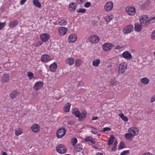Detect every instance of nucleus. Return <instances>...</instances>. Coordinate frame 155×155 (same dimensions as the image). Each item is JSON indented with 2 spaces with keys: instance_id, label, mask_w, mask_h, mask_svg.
I'll return each instance as SVG.
<instances>
[{
  "instance_id": "7",
  "label": "nucleus",
  "mask_w": 155,
  "mask_h": 155,
  "mask_svg": "<svg viewBox=\"0 0 155 155\" xmlns=\"http://www.w3.org/2000/svg\"><path fill=\"white\" fill-rule=\"evenodd\" d=\"M43 85V82L41 81H37L35 83L33 88L35 91H38L42 88Z\"/></svg>"
},
{
  "instance_id": "42",
  "label": "nucleus",
  "mask_w": 155,
  "mask_h": 155,
  "mask_svg": "<svg viewBox=\"0 0 155 155\" xmlns=\"http://www.w3.org/2000/svg\"><path fill=\"white\" fill-rule=\"evenodd\" d=\"M77 142V140L76 138L74 137L71 140V144L73 146H75L76 143Z\"/></svg>"
},
{
  "instance_id": "58",
  "label": "nucleus",
  "mask_w": 155,
  "mask_h": 155,
  "mask_svg": "<svg viewBox=\"0 0 155 155\" xmlns=\"http://www.w3.org/2000/svg\"><path fill=\"white\" fill-rule=\"evenodd\" d=\"M27 0H21L20 3L21 5L24 4Z\"/></svg>"
},
{
  "instance_id": "23",
  "label": "nucleus",
  "mask_w": 155,
  "mask_h": 155,
  "mask_svg": "<svg viewBox=\"0 0 155 155\" xmlns=\"http://www.w3.org/2000/svg\"><path fill=\"white\" fill-rule=\"evenodd\" d=\"M71 105V104L69 102L66 104L64 107V111L67 112H69L70 110Z\"/></svg>"
},
{
  "instance_id": "39",
  "label": "nucleus",
  "mask_w": 155,
  "mask_h": 155,
  "mask_svg": "<svg viewBox=\"0 0 155 155\" xmlns=\"http://www.w3.org/2000/svg\"><path fill=\"white\" fill-rule=\"evenodd\" d=\"M87 115V112L85 111L83 112L82 114H81V116L79 118H78L79 120H81L82 119L85 118Z\"/></svg>"
},
{
  "instance_id": "36",
  "label": "nucleus",
  "mask_w": 155,
  "mask_h": 155,
  "mask_svg": "<svg viewBox=\"0 0 155 155\" xmlns=\"http://www.w3.org/2000/svg\"><path fill=\"white\" fill-rule=\"evenodd\" d=\"M90 127L92 129L91 132L92 133L94 134H97L98 132L97 129L96 128L92 126H90Z\"/></svg>"
},
{
  "instance_id": "63",
  "label": "nucleus",
  "mask_w": 155,
  "mask_h": 155,
  "mask_svg": "<svg viewBox=\"0 0 155 155\" xmlns=\"http://www.w3.org/2000/svg\"><path fill=\"white\" fill-rule=\"evenodd\" d=\"M96 155H103V154L101 153H97Z\"/></svg>"
},
{
  "instance_id": "16",
  "label": "nucleus",
  "mask_w": 155,
  "mask_h": 155,
  "mask_svg": "<svg viewBox=\"0 0 155 155\" xmlns=\"http://www.w3.org/2000/svg\"><path fill=\"white\" fill-rule=\"evenodd\" d=\"M77 39V36L74 34H72L70 35L68 38V41L70 42H75Z\"/></svg>"
},
{
  "instance_id": "51",
  "label": "nucleus",
  "mask_w": 155,
  "mask_h": 155,
  "mask_svg": "<svg viewBox=\"0 0 155 155\" xmlns=\"http://www.w3.org/2000/svg\"><path fill=\"white\" fill-rule=\"evenodd\" d=\"M151 2V1L150 0H148L146 1L145 3L144 4L145 5L147 6V7H148L150 4Z\"/></svg>"
},
{
  "instance_id": "4",
  "label": "nucleus",
  "mask_w": 155,
  "mask_h": 155,
  "mask_svg": "<svg viewBox=\"0 0 155 155\" xmlns=\"http://www.w3.org/2000/svg\"><path fill=\"white\" fill-rule=\"evenodd\" d=\"M56 150L57 152L60 154H64L66 152V147L63 144L58 145L56 147Z\"/></svg>"
},
{
  "instance_id": "49",
  "label": "nucleus",
  "mask_w": 155,
  "mask_h": 155,
  "mask_svg": "<svg viewBox=\"0 0 155 155\" xmlns=\"http://www.w3.org/2000/svg\"><path fill=\"white\" fill-rule=\"evenodd\" d=\"M5 22H0V30H2L5 26Z\"/></svg>"
},
{
  "instance_id": "55",
  "label": "nucleus",
  "mask_w": 155,
  "mask_h": 155,
  "mask_svg": "<svg viewBox=\"0 0 155 155\" xmlns=\"http://www.w3.org/2000/svg\"><path fill=\"white\" fill-rule=\"evenodd\" d=\"M84 84L82 81H80L77 84L78 86H83Z\"/></svg>"
},
{
  "instance_id": "60",
  "label": "nucleus",
  "mask_w": 155,
  "mask_h": 155,
  "mask_svg": "<svg viewBox=\"0 0 155 155\" xmlns=\"http://www.w3.org/2000/svg\"><path fill=\"white\" fill-rule=\"evenodd\" d=\"M142 155H152V154L150 153L149 152H146L144 154Z\"/></svg>"
},
{
  "instance_id": "18",
  "label": "nucleus",
  "mask_w": 155,
  "mask_h": 155,
  "mask_svg": "<svg viewBox=\"0 0 155 155\" xmlns=\"http://www.w3.org/2000/svg\"><path fill=\"white\" fill-rule=\"evenodd\" d=\"M72 114H74L76 117L79 118L81 116V113L78 110V108H75L73 109L72 111Z\"/></svg>"
},
{
  "instance_id": "6",
  "label": "nucleus",
  "mask_w": 155,
  "mask_h": 155,
  "mask_svg": "<svg viewBox=\"0 0 155 155\" xmlns=\"http://www.w3.org/2000/svg\"><path fill=\"white\" fill-rule=\"evenodd\" d=\"M66 132V130L64 128H61L57 132V137L58 138H61L65 135Z\"/></svg>"
},
{
  "instance_id": "44",
  "label": "nucleus",
  "mask_w": 155,
  "mask_h": 155,
  "mask_svg": "<svg viewBox=\"0 0 155 155\" xmlns=\"http://www.w3.org/2000/svg\"><path fill=\"white\" fill-rule=\"evenodd\" d=\"M27 75L30 79H32L34 78V75L33 73L30 71H28L27 73Z\"/></svg>"
},
{
  "instance_id": "37",
  "label": "nucleus",
  "mask_w": 155,
  "mask_h": 155,
  "mask_svg": "<svg viewBox=\"0 0 155 155\" xmlns=\"http://www.w3.org/2000/svg\"><path fill=\"white\" fill-rule=\"evenodd\" d=\"M155 22V17L148 19V25L149 23H153Z\"/></svg>"
},
{
  "instance_id": "15",
  "label": "nucleus",
  "mask_w": 155,
  "mask_h": 155,
  "mask_svg": "<svg viewBox=\"0 0 155 155\" xmlns=\"http://www.w3.org/2000/svg\"><path fill=\"white\" fill-rule=\"evenodd\" d=\"M51 60L50 57L47 54L43 55L41 57V61L44 62H47Z\"/></svg>"
},
{
  "instance_id": "59",
  "label": "nucleus",
  "mask_w": 155,
  "mask_h": 155,
  "mask_svg": "<svg viewBox=\"0 0 155 155\" xmlns=\"http://www.w3.org/2000/svg\"><path fill=\"white\" fill-rule=\"evenodd\" d=\"M77 2L78 4H81L83 2V0H77Z\"/></svg>"
},
{
  "instance_id": "27",
  "label": "nucleus",
  "mask_w": 155,
  "mask_h": 155,
  "mask_svg": "<svg viewBox=\"0 0 155 155\" xmlns=\"http://www.w3.org/2000/svg\"><path fill=\"white\" fill-rule=\"evenodd\" d=\"M100 62L101 61L100 59H96L93 61L92 64L94 67H97L98 66L100 63Z\"/></svg>"
},
{
  "instance_id": "64",
  "label": "nucleus",
  "mask_w": 155,
  "mask_h": 155,
  "mask_svg": "<svg viewBox=\"0 0 155 155\" xmlns=\"http://www.w3.org/2000/svg\"><path fill=\"white\" fill-rule=\"evenodd\" d=\"M2 155H7V154L6 152H4L2 153Z\"/></svg>"
},
{
  "instance_id": "48",
  "label": "nucleus",
  "mask_w": 155,
  "mask_h": 155,
  "mask_svg": "<svg viewBox=\"0 0 155 155\" xmlns=\"http://www.w3.org/2000/svg\"><path fill=\"white\" fill-rule=\"evenodd\" d=\"M129 150H124L121 153L120 155H127V154L129 153Z\"/></svg>"
},
{
  "instance_id": "8",
  "label": "nucleus",
  "mask_w": 155,
  "mask_h": 155,
  "mask_svg": "<svg viewBox=\"0 0 155 155\" xmlns=\"http://www.w3.org/2000/svg\"><path fill=\"white\" fill-rule=\"evenodd\" d=\"M148 16L144 15L141 16L140 18V21L142 26H144L148 25Z\"/></svg>"
},
{
  "instance_id": "61",
  "label": "nucleus",
  "mask_w": 155,
  "mask_h": 155,
  "mask_svg": "<svg viewBox=\"0 0 155 155\" xmlns=\"http://www.w3.org/2000/svg\"><path fill=\"white\" fill-rule=\"evenodd\" d=\"M98 119V117H94L92 119L93 120H97Z\"/></svg>"
},
{
  "instance_id": "53",
  "label": "nucleus",
  "mask_w": 155,
  "mask_h": 155,
  "mask_svg": "<svg viewBox=\"0 0 155 155\" xmlns=\"http://www.w3.org/2000/svg\"><path fill=\"white\" fill-rule=\"evenodd\" d=\"M151 38L153 40L155 39V30L152 32L151 35Z\"/></svg>"
},
{
  "instance_id": "52",
  "label": "nucleus",
  "mask_w": 155,
  "mask_h": 155,
  "mask_svg": "<svg viewBox=\"0 0 155 155\" xmlns=\"http://www.w3.org/2000/svg\"><path fill=\"white\" fill-rule=\"evenodd\" d=\"M91 3L90 2H86L84 5V6L86 8H88L90 6Z\"/></svg>"
},
{
  "instance_id": "57",
  "label": "nucleus",
  "mask_w": 155,
  "mask_h": 155,
  "mask_svg": "<svg viewBox=\"0 0 155 155\" xmlns=\"http://www.w3.org/2000/svg\"><path fill=\"white\" fill-rule=\"evenodd\" d=\"M155 101V95H153L152 96L151 99V101L153 102Z\"/></svg>"
},
{
  "instance_id": "13",
  "label": "nucleus",
  "mask_w": 155,
  "mask_h": 155,
  "mask_svg": "<svg viewBox=\"0 0 155 155\" xmlns=\"http://www.w3.org/2000/svg\"><path fill=\"white\" fill-rule=\"evenodd\" d=\"M122 56L127 60H130L132 58L131 54L128 51H126L123 52L122 54Z\"/></svg>"
},
{
  "instance_id": "25",
  "label": "nucleus",
  "mask_w": 155,
  "mask_h": 155,
  "mask_svg": "<svg viewBox=\"0 0 155 155\" xmlns=\"http://www.w3.org/2000/svg\"><path fill=\"white\" fill-rule=\"evenodd\" d=\"M134 28L136 31L139 32L142 30L141 26L138 23H135L134 24Z\"/></svg>"
},
{
  "instance_id": "22",
  "label": "nucleus",
  "mask_w": 155,
  "mask_h": 155,
  "mask_svg": "<svg viewBox=\"0 0 155 155\" xmlns=\"http://www.w3.org/2000/svg\"><path fill=\"white\" fill-rule=\"evenodd\" d=\"M124 137L126 140H131L134 136L131 133L128 132V133L124 134Z\"/></svg>"
},
{
  "instance_id": "32",
  "label": "nucleus",
  "mask_w": 155,
  "mask_h": 155,
  "mask_svg": "<svg viewBox=\"0 0 155 155\" xmlns=\"http://www.w3.org/2000/svg\"><path fill=\"white\" fill-rule=\"evenodd\" d=\"M2 81L4 83L7 82L9 81L8 75L7 74H5L2 77Z\"/></svg>"
},
{
  "instance_id": "14",
  "label": "nucleus",
  "mask_w": 155,
  "mask_h": 155,
  "mask_svg": "<svg viewBox=\"0 0 155 155\" xmlns=\"http://www.w3.org/2000/svg\"><path fill=\"white\" fill-rule=\"evenodd\" d=\"M127 12L129 15H133L135 13V9L134 7H129L126 9Z\"/></svg>"
},
{
  "instance_id": "10",
  "label": "nucleus",
  "mask_w": 155,
  "mask_h": 155,
  "mask_svg": "<svg viewBox=\"0 0 155 155\" xmlns=\"http://www.w3.org/2000/svg\"><path fill=\"white\" fill-rule=\"evenodd\" d=\"M68 31L67 28L61 27L59 28L58 30V34L60 36H63L65 35Z\"/></svg>"
},
{
  "instance_id": "17",
  "label": "nucleus",
  "mask_w": 155,
  "mask_h": 155,
  "mask_svg": "<svg viewBox=\"0 0 155 155\" xmlns=\"http://www.w3.org/2000/svg\"><path fill=\"white\" fill-rule=\"evenodd\" d=\"M18 21L15 20L13 21H10L8 24V26L11 28H13L18 25Z\"/></svg>"
},
{
  "instance_id": "54",
  "label": "nucleus",
  "mask_w": 155,
  "mask_h": 155,
  "mask_svg": "<svg viewBox=\"0 0 155 155\" xmlns=\"http://www.w3.org/2000/svg\"><path fill=\"white\" fill-rule=\"evenodd\" d=\"M147 7V6L145 5L144 4V3L141 5L140 6L141 9L142 10H144Z\"/></svg>"
},
{
  "instance_id": "29",
  "label": "nucleus",
  "mask_w": 155,
  "mask_h": 155,
  "mask_svg": "<svg viewBox=\"0 0 155 155\" xmlns=\"http://www.w3.org/2000/svg\"><path fill=\"white\" fill-rule=\"evenodd\" d=\"M74 59L73 58H69L66 61V63L69 65H72L74 63Z\"/></svg>"
},
{
  "instance_id": "12",
  "label": "nucleus",
  "mask_w": 155,
  "mask_h": 155,
  "mask_svg": "<svg viewBox=\"0 0 155 155\" xmlns=\"http://www.w3.org/2000/svg\"><path fill=\"white\" fill-rule=\"evenodd\" d=\"M50 37L49 35L46 33H43L40 35V39L42 42H45L48 41Z\"/></svg>"
},
{
  "instance_id": "11",
  "label": "nucleus",
  "mask_w": 155,
  "mask_h": 155,
  "mask_svg": "<svg viewBox=\"0 0 155 155\" xmlns=\"http://www.w3.org/2000/svg\"><path fill=\"white\" fill-rule=\"evenodd\" d=\"M128 131V132L131 133L134 137L137 135L139 132V130L137 128L134 127L129 128Z\"/></svg>"
},
{
  "instance_id": "19",
  "label": "nucleus",
  "mask_w": 155,
  "mask_h": 155,
  "mask_svg": "<svg viewBox=\"0 0 155 155\" xmlns=\"http://www.w3.org/2000/svg\"><path fill=\"white\" fill-rule=\"evenodd\" d=\"M31 128L33 132L37 133L39 130L40 126L38 124H34L32 125Z\"/></svg>"
},
{
  "instance_id": "62",
  "label": "nucleus",
  "mask_w": 155,
  "mask_h": 155,
  "mask_svg": "<svg viewBox=\"0 0 155 155\" xmlns=\"http://www.w3.org/2000/svg\"><path fill=\"white\" fill-rule=\"evenodd\" d=\"M116 147L115 146L112 148V149H111L112 150V151H115V150H116Z\"/></svg>"
},
{
  "instance_id": "26",
  "label": "nucleus",
  "mask_w": 155,
  "mask_h": 155,
  "mask_svg": "<svg viewBox=\"0 0 155 155\" xmlns=\"http://www.w3.org/2000/svg\"><path fill=\"white\" fill-rule=\"evenodd\" d=\"M18 91L16 90L12 91L10 94V96L12 99H13L18 94Z\"/></svg>"
},
{
  "instance_id": "45",
  "label": "nucleus",
  "mask_w": 155,
  "mask_h": 155,
  "mask_svg": "<svg viewBox=\"0 0 155 155\" xmlns=\"http://www.w3.org/2000/svg\"><path fill=\"white\" fill-rule=\"evenodd\" d=\"M86 12V9L84 8H79V10H77V12L82 13H84Z\"/></svg>"
},
{
  "instance_id": "46",
  "label": "nucleus",
  "mask_w": 155,
  "mask_h": 155,
  "mask_svg": "<svg viewBox=\"0 0 155 155\" xmlns=\"http://www.w3.org/2000/svg\"><path fill=\"white\" fill-rule=\"evenodd\" d=\"M112 16L111 15L107 16L105 18V20L107 22H110L112 19Z\"/></svg>"
},
{
  "instance_id": "31",
  "label": "nucleus",
  "mask_w": 155,
  "mask_h": 155,
  "mask_svg": "<svg viewBox=\"0 0 155 155\" xmlns=\"http://www.w3.org/2000/svg\"><path fill=\"white\" fill-rule=\"evenodd\" d=\"M15 134L17 136L23 133V131L20 128L15 129Z\"/></svg>"
},
{
  "instance_id": "3",
  "label": "nucleus",
  "mask_w": 155,
  "mask_h": 155,
  "mask_svg": "<svg viewBox=\"0 0 155 155\" xmlns=\"http://www.w3.org/2000/svg\"><path fill=\"white\" fill-rule=\"evenodd\" d=\"M114 45L111 43H105L102 45V48L105 51H108L114 47Z\"/></svg>"
},
{
  "instance_id": "40",
  "label": "nucleus",
  "mask_w": 155,
  "mask_h": 155,
  "mask_svg": "<svg viewBox=\"0 0 155 155\" xmlns=\"http://www.w3.org/2000/svg\"><path fill=\"white\" fill-rule=\"evenodd\" d=\"M118 149L119 150H121L125 148L124 143L122 141L120 143Z\"/></svg>"
},
{
  "instance_id": "56",
  "label": "nucleus",
  "mask_w": 155,
  "mask_h": 155,
  "mask_svg": "<svg viewBox=\"0 0 155 155\" xmlns=\"http://www.w3.org/2000/svg\"><path fill=\"white\" fill-rule=\"evenodd\" d=\"M74 121L73 120H70L68 122V125L72 124L74 123Z\"/></svg>"
},
{
  "instance_id": "30",
  "label": "nucleus",
  "mask_w": 155,
  "mask_h": 155,
  "mask_svg": "<svg viewBox=\"0 0 155 155\" xmlns=\"http://www.w3.org/2000/svg\"><path fill=\"white\" fill-rule=\"evenodd\" d=\"M33 3L36 7L40 8L41 7V4L38 0H33Z\"/></svg>"
},
{
  "instance_id": "28",
  "label": "nucleus",
  "mask_w": 155,
  "mask_h": 155,
  "mask_svg": "<svg viewBox=\"0 0 155 155\" xmlns=\"http://www.w3.org/2000/svg\"><path fill=\"white\" fill-rule=\"evenodd\" d=\"M140 82L144 84H147L149 82V80L147 78H142L140 79Z\"/></svg>"
},
{
  "instance_id": "33",
  "label": "nucleus",
  "mask_w": 155,
  "mask_h": 155,
  "mask_svg": "<svg viewBox=\"0 0 155 155\" xmlns=\"http://www.w3.org/2000/svg\"><path fill=\"white\" fill-rule=\"evenodd\" d=\"M67 21L64 19L61 20L59 22V24L61 26H64L67 25Z\"/></svg>"
},
{
  "instance_id": "9",
  "label": "nucleus",
  "mask_w": 155,
  "mask_h": 155,
  "mask_svg": "<svg viewBox=\"0 0 155 155\" xmlns=\"http://www.w3.org/2000/svg\"><path fill=\"white\" fill-rule=\"evenodd\" d=\"M89 41L91 43H96L99 41V38L96 35H92L89 38Z\"/></svg>"
},
{
  "instance_id": "35",
  "label": "nucleus",
  "mask_w": 155,
  "mask_h": 155,
  "mask_svg": "<svg viewBox=\"0 0 155 155\" xmlns=\"http://www.w3.org/2000/svg\"><path fill=\"white\" fill-rule=\"evenodd\" d=\"M83 148V147L81 144H79L75 148V150L76 151L80 152L81 151Z\"/></svg>"
},
{
  "instance_id": "43",
  "label": "nucleus",
  "mask_w": 155,
  "mask_h": 155,
  "mask_svg": "<svg viewBox=\"0 0 155 155\" xmlns=\"http://www.w3.org/2000/svg\"><path fill=\"white\" fill-rule=\"evenodd\" d=\"M81 61L80 59H77L76 60L75 63V65L76 66L79 67L81 64Z\"/></svg>"
},
{
  "instance_id": "20",
  "label": "nucleus",
  "mask_w": 155,
  "mask_h": 155,
  "mask_svg": "<svg viewBox=\"0 0 155 155\" xmlns=\"http://www.w3.org/2000/svg\"><path fill=\"white\" fill-rule=\"evenodd\" d=\"M57 68V64L55 62H53L52 64H51L49 67V69L50 71L53 72H54L56 71Z\"/></svg>"
},
{
  "instance_id": "2",
  "label": "nucleus",
  "mask_w": 155,
  "mask_h": 155,
  "mask_svg": "<svg viewBox=\"0 0 155 155\" xmlns=\"http://www.w3.org/2000/svg\"><path fill=\"white\" fill-rule=\"evenodd\" d=\"M114 6L113 3L112 1H109L106 3L104 6V10L107 12L111 11Z\"/></svg>"
},
{
  "instance_id": "47",
  "label": "nucleus",
  "mask_w": 155,
  "mask_h": 155,
  "mask_svg": "<svg viewBox=\"0 0 155 155\" xmlns=\"http://www.w3.org/2000/svg\"><path fill=\"white\" fill-rule=\"evenodd\" d=\"M111 130V128L109 127H105L103 128V129L101 130V132H105L110 131Z\"/></svg>"
},
{
  "instance_id": "41",
  "label": "nucleus",
  "mask_w": 155,
  "mask_h": 155,
  "mask_svg": "<svg viewBox=\"0 0 155 155\" xmlns=\"http://www.w3.org/2000/svg\"><path fill=\"white\" fill-rule=\"evenodd\" d=\"M114 137H110L109 139V140L107 143V144L108 145H111L114 141Z\"/></svg>"
},
{
  "instance_id": "34",
  "label": "nucleus",
  "mask_w": 155,
  "mask_h": 155,
  "mask_svg": "<svg viewBox=\"0 0 155 155\" xmlns=\"http://www.w3.org/2000/svg\"><path fill=\"white\" fill-rule=\"evenodd\" d=\"M119 116L124 121H127L128 120V119L126 117L124 116L123 113L119 114Z\"/></svg>"
},
{
  "instance_id": "1",
  "label": "nucleus",
  "mask_w": 155,
  "mask_h": 155,
  "mask_svg": "<svg viewBox=\"0 0 155 155\" xmlns=\"http://www.w3.org/2000/svg\"><path fill=\"white\" fill-rule=\"evenodd\" d=\"M127 68V63L123 62L119 65L118 68V73L119 74H122L124 73Z\"/></svg>"
},
{
  "instance_id": "50",
  "label": "nucleus",
  "mask_w": 155,
  "mask_h": 155,
  "mask_svg": "<svg viewBox=\"0 0 155 155\" xmlns=\"http://www.w3.org/2000/svg\"><path fill=\"white\" fill-rule=\"evenodd\" d=\"M42 45V43L41 41H38L35 44V46L38 47Z\"/></svg>"
},
{
  "instance_id": "24",
  "label": "nucleus",
  "mask_w": 155,
  "mask_h": 155,
  "mask_svg": "<svg viewBox=\"0 0 155 155\" xmlns=\"http://www.w3.org/2000/svg\"><path fill=\"white\" fill-rule=\"evenodd\" d=\"M84 140L86 141H91L92 144H95L96 141L91 136H86L84 138Z\"/></svg>"
},
{
  "instance_id": "38",
  "label": "nucleus",
  "mask_w": 155,
  "mask_h": 155,
  "mask_svg": "<svg viewBox=\"0 0 155 155\" xmlns=\"http://www.w3.org/2000/svg\"><path fill=\"white\" fill-rule=\"evenodd\" d=\"M117 82L115 79H112L110 81V84L112 86H115L117 84Z\"/></svg>"
},
{
  "instance_id": "21",
  "label": "nucleus",
  "mask_w": 155,
  "mask_h": 155,
  "mask_svg": "<svg viewBox=\"0 0 155 155\" xmlns=\"http://www.w3.org/2000/svg\"><path fill=\"white\" fill-rule=\"evenodd\" d=\"M77 5L74 2H71L69 5V10L70 12H75L77 7Z\"/></svg>"
},
{
  "instance_id": "5",
  "label": "nucleus",
  "mask_w": 155,
  "mask_h": 155,
  "mask_svg": "<svg viewBox=\"0 0 155 155\" xmlns=\"http://www.w3.org/2000/svg\"><path fill=\"white\" fill-rule=\"evenodd\" d=\"M133 29V26L130 24L125 27L123 30V33L124 35L130 33Z\"/></svg>"
}]
</instances>
